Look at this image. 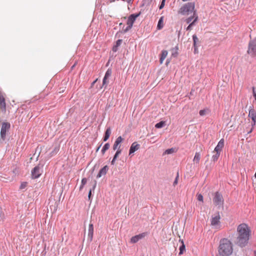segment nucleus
Returning <instances> with one entry per match:
<instances>
[{
  "mask_svg": "<svg viewBox=\"0 0 256 256\" xmlns=\"http://www.w3.org/2000/svg\"><path fill=\"white\" fill-rule=\"evenodd\" d=\"M194 52L196 53L198 52V46H194Z\"/></svg>",
  "mask_w": 256,
  "mask_h": 256,
  "instance_id": "46",
  "label": "nucleus"
},
{
  "mask_svg": "<svg viewBox=\"0 0 256 256\" xmlns=\"http://www.w3.org/2000/svg\"><path fill=\"white\" fill-rule=\"evenodd\" d=\"M141 14V12H140L138 13L131 14L128 18L126 24L132 27L134 22L136 21V18L138 17Z\"/></svg>",
  "mask_w": 256,
  "mask_h": 256,
  "instance_id": "8",
  "label": "nucleus"
},
{
  "mask_svg": "<svg viewBox=\"0 0 256 256\" xmlns=\"http://www.w3.org/2000/svg\"><path fill=\"white\" fill-rule=\"evenodd\" d=\"M248 116V117L252 118V121H254V120H256V111L253 108H252L249 110Z\"/></svg>",
  "mask_w": 256,
  "mask_h": 256,
  "instance_id": "15",
  "label": "nucleus"
},
{
  "mask_svg": "<svg viewBox=\"0 0 256 256\" xmlns=\"http://www.w3.org/2000/svg\"><path fill=\"white\" fill-rule=\"evenodd\" d=\"M178 46H176V49L174 50V48L172 49V50H174V52H172V56L174 57H176L177 56H178V52H177V50H178Z\"/></svg>",
  "mask_w": 256,
  "mask_h": 256,
  "instance_id": "33",
  "label": "nucleus"
},
{
  "mask_svg": "<svg viewBox=\"0 0 256 256\" xmlns=\"http://www.w3.org/2000/svg\"><path fill=\"white\" fill-rule=\"evenodd\" d=\"M122 23H120V26H122Z\"/></svg>",
  "mask_w": 256,
  "mask_h": 256,
  "instance_id": "53",
  "label": "nucleus"
},
{
  "mask_svg": "<svg viewBox=\"0 0 256 256\" xmlns=\"http://www.w3.org/2000/svg\"><path fill=\"white\" fill-rule=\"evenodd\" d=\"M176 152V148H168V149L166 150L164 152V154H172L174 152Z\"/></svg>",
  "mask_w": 256,
  "mask_h": 256,
  "instance_id": "23",
  "label": "nucleus"
},
{
  "mask_svg": "<svg viewBox=\"0 0 256 256\" xmlns=\"http://www.w3.org/2000/svg\"><path fill=\"white\" fill-rule=\"evenodd\" d=\"M163 18L164 17L162 16L158 20L157 28L158 30H160L163 28Z\"/></svg>",
  "mask_w": 256,
  "mask_h": 256,
  "instance_id": "22",
  "label": "nucleus"
},
{
  "mask_svg": "<svg viewBox=\"0 0 256 256\" xmlns=\"http://www.w3.org/2000/svg\"><path fill=\"white\" fill-rule=\"evenodd\" d=\"M10 124L8 122H3L2 124V128L0 130V138L2 140H5L6 137V131L10 128Z\"/></svg>",
  "mask_w": 256,
  "mask_h": 256,
  "instance_id": "7",
  "label": "nucleus"
},
{
  "mask_svg": "<svg viewBox=\"0 0 256 256\" xmlns=\"http://www.w3.org/2000/svg\"><path fill=\"white\" fill-rule=\"evenodd\" d=\"M250 234L251 230L248 226L246 224H241L237 227L236 236L234 242L241 248L244 247L248 244Z\"/></svg>",
  "mask_w": 256,
  "mask_h": 256,
  "instance_id": "1",
  "label": "nucleus"
},
{
  "mask_svg": "<svg viewBox=\"0 0 256 256\" xmlns=\"http://www.w3.org/2000/svg\"><path fill=\"white\" fill-rule=\"evenodd\" d=\"M200 158V154L199 152H196L194 158V162L196 164L199 163Z\"/></svg>",
  "mask_w": 256,
  "mask_h": 256,
  "instance_id": "24",
  "label": "nucleus"
},
{
  "mask_svg": "<svg viewBox=\"0 0 256 256\" xmlns=\"http://www.w3.org/2000/svg\"><path fill=\"white\" fill-rule=\"evenodd\" d=\"M98 79H96L95 80H94L91 84V86H93L95 83L96 82Z\"/></svg>",
  "mask_w": 256,
  "mask_h": 256,
  "instance_id": "48",
  "label": "nucleus"
},
{
  "mask_svg": "<svg viewBox=\"0 0 256 256\" xmlns=\"http://www.w3.org/2000/svg\"><path fill=\"white\" fill-rule=\"evenodd\" d=\"M206 110H202L200 111L199 114L200 116H204L206 114Z\"/></svg>",
  "mask_w": 256,
  "mask_h": 256,
  "instance_id": "36",
  "label": "nucleus"
},
{
  "mask_svg": "<svg viewBox=\"0 0 256 256\" xmlns=\"http://www.w3.org/2000/svg\"><path fill=\"white\" fill-rule=\"evenodd\" d=\"M162 2H165L166 0H162Z\"/></svg>",
  "mask_w": 256,
  "mask_h": 256,
  "instance_id": "54",
  "label": "nucleus"
},
{
  "mask_svg": "<svg viewBox=\"0 0 256 256\" xmlns=\"http://www.w3.org/2000/svg\"><path fill=\"white\" fill-rule=\"evenodd\" d=\"M132 26H128L122 30V32L124 33H126L128 32L129 30H130L132 28Z\"/></svg>",
  "mask_w": 256,
  "mask_h": 256,
  "instance_id": "34",
  "label": "nucleus"
},
{
  "mask_svg": "<svg viewBox=\"0 0 256 256\" xmlns=\"http://www.w3.org/2000/svg\"><path fill=\"white\" fill-rule=\"evenodd\" d=\"M84 186V185H82V184H81L80 186V190H82Z\"/></svg>",
  "mask_w": 256,
  "mask_h": 256,
  "instance_id": "50",
  "label": "nucleus"
},
{
  "mask_svg": "<svg viewBox=\"0 0 256 256\" xmlns=\"http://www.w3.org/2000/svg\"><path fill=\"white\" fill-rule=\"evenodd\" d=\"M4 216V214L2 212H0V222L3 220Z\"/></svg>",
  "mask_w": 256,
  "mask_h": 256,
  "instance_id": "44",
  "label": "nucleus"
},
{
  "mask_svg": "<svg viewBox=\"0 0 256 256\" xmlns=\"http://www.w3.org/2000/svg\"><path fill=\"white\" fill-rule=\"evenodd\" d=\"M138 240H139L138 239V238L137 237L136 235L132 236L130 239V242L132 243H136Z\"/></svg>",
  "mask_w": 256,
  "mask_h": 256,
  "instance_id": "31",
  "label": "nucleus"
},
{
  "mask_svg": "<svg viewBox=\"0 0 256 256\" xmlns=\"http://www.w3.org/2000/svg\"><path fill=\"white\" fill-rule=\"evenodd\" d=\"M26 184L27 183L26 182H24L22 183L20 186V188L21 190L24 188L26 186Z\"/></svg>",
  "mask_w": 256,
  "mask_h": 256,
  "instance_id": "38",
  "label": "nucleus"
},
{
  "mask_svg": "<svg viewBox=\"0 0 256 256\" xmlns=\"http://www.w3.org/2000/svg\"><path fill=\"white\" fill-rule=\"evenodd\" d=\"M118 46H116L115 44L113 46L112 50L114 52H116L118 50Z\"/></svg>",
  "mask_w": 256,
  "mask_h": 256,
  "instance_id": "42",
  "label": "nucleus"
},
{
  "mask_svg": "<svg viewBox=\"0 0 256 256\" xmlns=\"http://www.w3.org/2000/svg\"><path fill=\"white\" fill-rule=\"evenodd\" d=\"M198 16H196L194 20L189 24L188 26L186 28L187 30H192V27L195 24V23L198 20Z\"/></svg>",
  "mask_w": 256,
  "mask_h": 256,
  "instance_id": "19",
  "label": "nucleus"
},
{
  "mask_svg": "<svg viewBox=\"0 0 256 256\" xmlns=\"http://www.w3.org/2000/svg\"><path fill=\"white\" fill-rule=\"evenodd\" d=\"M140 148V145L136 142H134L130 148L129 155H131L134 154L136 151L138 150Z\"/></svg>",
  "mask_w": 256,
  "mask_h": 256,
  "instance_id": "12",
  "label": "nucleus"
},
{
  "mask_svg": "<svg viewBox=\"0 0 256 256\" xmlns=\"http://www.w3.org/2000/svg\"><path fill=\"white\" fill-rule=\"evenodd\" d=\"M164 4H165V2H161V3L159 6V8L160 10L162 9L164 6Z\"/></svg>",
  "mask_w": 256,
  "mask_h": 256,
  "instance_id": "43",
  "label": "nucleus"
},
{
  "mask_svg": "<svg viewBox=\"0 0 256 256\" xmlns=\"http://www.w3.org/2000/svg\"><path fill=\"white\" fill-rule=\"evenodd\" d=\"M122 39H119L116 40L115 45L118 47L122 44Z\"/></svg>",
  "mask_w": 256,
  "mask_h": 256,
  "instance_id": "35",
  "label": "nucleus"
},
{
  "mask_svg": "<svg viewBox=\"0 0 256 256\" xmlns=\"http://www.w3.org/2000/svg\"><path fill=\"white\" fill-rule=\"evenodd\" d=\"M166 125V122L164 121H160L155 125V127L157 128H160Z\"/></svg>",
  "mask_w": 256,
  "mask_h": 256,
  "instance_id": "25",
  "label": "nucleus"
},
{
  "mask_svg": "<svg viewBox=\"0 0 256 256\" xmlns=\"http://www.w3.org/2000/svg\"><path fill=\"white\" fill-rule=\"evenodd\" d=\"M224 138H222L218 142L217 146L214 150V152H220L222 148L224 146Z\"/></svg>",
  "mask_w": 256,
  "mask_h": 256,
  "instance_id": "13",
  "label": "nucleus"
},
{
  "mask_svg": "<svg viewBox=\"0 0 256 256\" xmlns=\"http://www.w3.org/2000/svg\"><path fill=\"white\" fill-rule=\"evenodd\" d=\"M168 54V52L166 50H162V54H161L160 58V64H162L163 61L166 57Z\"/></svg>",
  "mask_w": 256,
  "mask_h": 256,
  "instance_id": "17",
  "label": "nucleus"
},
{
  "mask_svg": "<svg viewBox=\"0 0 256 256\" xmlns=\"http://www.w3.org/2000/svg\"><path fill=\"white\" fill-rule=\"evenodd\" d=\"M247 53L252 57L256 56V37L249 41Z\"/></svg>",
  "mask_w": 256,
  "mask_h": 256,
  "instance_id": "4",
  "label": "nucleus"
},
{
  "mask_svg": "<svg viewBox=\"0 0 256 256\" xmlns=\"http://www.w3.org/2000/svg\"><path fill=\"white\" fill-rule=\"evenodd\" d=\"M147 234H148V232H142V234H138V235H136V236L138 238V239L139 240H140L142 239V238H144V237H145L146 236H147Z\"/></svg>",
  "mask_w": 256,
  "mask_h": 256,
  "instance_id": "29",
  "label": "nucleus"
},
{
  "mask_svg": "<svg viewBox=\"0 0 256 256\" xmlns=\"http://www.w3.org/2000/svg\"><path fill=\"white\" fill-rule=\"evenodd\" d=\"M220 212H218L215 216L212 217L211 219V224L212 226H218L220 223Z\"/></svg>",
  "mask_w": 256,
  "mask_h": 256,
  "instance_id": "11",
  "label": "nucleus"
},
{
  "mask_svg": "<svg viewBox=\"0 0 256 256\" xmlns=\"http://www.w3.org/2000/svg\"><path fill=\"white\" fill-rule=\"evenodd\" d=\"M94 234V226L92 224H90L88 226V241L90 242L92 240Z\"/></svg>",
  "mask_w": 256,
  "mask_h": 256,
  "instance_id": "10",
  "label": "nucleus"
},
{
  "mask_svg": "<svg viewBox=\"0 0 256 256\" xmlns=\"http://www.w3.org/2000/svg\"><path fill=\"white\" fill-rule=\"evenodd\" d=\"M233 252L231 242L227 238H222L220 242L218 248L219 256H230Z\"/></svg>",
  "mask_w": 256,
  "mask_h": 256,
  "instance_id": "2",
  "label": "nucleus"
},
{
  "mask_svg": "<svg viewBox=\"0 0 256 256\" xmlns=\"http://www.w3.org/2000/svg\"><path fill=\"white\" fill-rule=\"evenodd\" d=\"M194 8L195 4L194 2H190L186 3L180 8L178 10V13L182 15H188L196 12L194 10Z\"/></svg>",
  "mask_w": 256,
  "mask_h": 256,
  "instance_id": "3",
  "label": "nucleus"
},
{
  "mask_svg": "<svg viewBox=\"0 0 256 256\" xmlns=\"http://www.w3.org/2000/svg\"><path fill=\"white\" fill-rule=\"evenodd\" d=\"M96 181L94 180V184L93 187H92V189H90L89 190V192H88V199L90 200V198H91V196H92V190H94L95 189V188L96 187Z\"/></svg>",
  "mask_w": 256,
  "mask_h": 256,
  "instance_id": "27",
  "label": "nucleus"
},
{
  "mask_svg": "<svg viewBox=\"0 0 256 256\" xmlns=\"http://www.w3.org/2000/svg\"><path fill=\"white\" fill-rule=\"evenodd\" d=\"M179 241L182 244L180 246V248H179V249H180L179 255H181L184 253V252L185 250L186 246H185V244H184V240H182L180 239Z\"/></svg>",
  "mask_w": 256,
  "mask_h": 256,
  "instance_id": "18",
  "label": "nucleus"
},
{
  "mask_svg": "<svg viewBox=\"0 0 256 256\" xmlns=\"http://www.w3.org/2000/svg\"><path fill=\"white\" fill-rule=\"evenodd\" d=\"M220 156V152H216V153L214 154L212 158V160H213L214 162L217 161Z\"/></svg>",
  "mask_w": 256,
  "mask_h": 256,
  "instance_id": "26",
  "label": "nucleus"
},
{
  "mask_svg": "<svg viewBox=\"0 0 256 256\" xmlns=\"http://www.w3.org/2000/svg\"><path fill=\"white\" fill-rule=\"evenodd\" d=\"M119 146H120V145H118V144H116L114 143L113 146H112L113 150H118L119 148Z\"/></svg>",
  "mask_w": 256,
  "mask_h": 256,
  "instance_id": "40",
  "label": "nucleus"
},
{
  "mask_svg": "<svg viewBox=\"0 0 256 256\" xmlns=\"http://www.w3.org/2000/svg\"><path fill=\"white\" fill-rule=\"evenodd\" d=\"M108 166H104L102 168L98 173L96 176V178H99L102 177V176H104L106 174L108 171Z\"/></svg>",
  "mask_w": 256,
  "mask_h": 256,
  "instance_id": "14",
  "label": "nucleus"
},
{
  "mask_svg": "<svg viewBox=\"0 0 256 256\" xmlns=\"http://www.w3.org/2000/svg\"><path fill=\"white\" fill-rule=\"evenodd\" d=\"M123 138L121 136H119L114 142V143L116 144L120 145V144L122 142Z\"/></svg>",
  "mask_w": 256,
  "mask_h": 256,
  "instance_id": "30",
  "label": "nucleus"
},
{
  "mask_svg": "<svg viewBox=\"0 0 256 256\" xmlns=\"http://www.w3.org/2000/svg\"><path fill=\"white\" fill-rule=\"evenodd\" d=\"M116 159H117V158H115V157H114V158H112V162H111V164H112V165H114V164L115 162H116Z\"/></svg>",
  "mask_w": 256,
  "mask_h": 256,
  "instance_id": "45",
  "label": "nucleus"
},
{
  "mask_svg": "<svg viewBox=\"0 0 256 256\" xmlns=\"http://www.w3.org/2000/svg\"><path fill=\"white\" fill-rule=\"evenodd\" d=\"M122 150L120 149V146H119V148L118 150H116L115 154L114 155V157L118 158V156L121 154Z\"/></svg>",
  "mask_w": 256,
  "mask_h": 256,
  "instance_id": "32",
  "label": "nucleus"
},
{
  "mask_svg": "<svg viewBox=\"0 0 256 256\" xmlns=\"http://www.w3.org/2000/svg\"><path fill=\"white\" fill-rule=\"evenodd\" d=\"M42 166L38 164L32 170L31 175L32 178H38L41 176L42 173Z\"/></svg>",
  "mask_w": 256,
  "mask_h": 256,
  "instance_id": "6",
  "label": "nucleus"
},
{
  "mask_svg": "<svg viewBox=\"0 0 256 256\" xmlns=\"http://www.w3.org/2000/svg\"><path fill=\"white\" fill-rule=\"evenodd\" d=\"M192 40L194 42V46H197L198 43L199 42L198 38L196 34L192 36Z\"/></svg>",
  "mask_w": 256,
  "mask_h": 256,
  "instance_id": "28",
  "label": "nucleus"
},
{
  "mask_svg": "<svg viewBox=\"0 0 256 256\" xmlns=\"http://www.w3.org/2000/svg\"><path fill=\"white\" fill-rule=\"evenodd\" d=\"M178 177H179L178 173V172L177 173V176H176V178H175V180H174V183H173L174 186H175L176 184H177Z\"/></svg>",
  "mask_w": 256,
  "mask_h": 256,
  "instance_id": "37",
  "label": "nucleus"
},
{
  "mask_svg": "<svg viewBox=\"0 0 256 256\" xmlns=\"http://www.w3.org/2000/svg\"><path fill=\"white\" fill-rule=\"evenodd\" d=\"M254 253H255V256H256V252H255Z\"/></svg>",
  "mask_w": 256,
  "mask_h": 256,
  "instance_id": "55",
  "label": "nucleus"
},
{
  "mask_svg": "<svg viewBox=\"0 0 256 256\" xmlns=\"http://www.w3.org/2000/svg\"><path fill=\"white\" fill-rule=\"evenodd\" d=\"M198 16L196 14V12H194L193 16H190L186 20V22L187 24H190L192 22V20L195 18L196 16Z\"/></svg>",
  "mask_w": 256,
  "mask_h": 256,
  "instance_id": "21",
  "label": "nucleus"
},
{
  "mask_svg": "<svg viewBox=\"0 0 256 256\" xmlns=\"http://www.w3.org/2000/svg\"><path fill=\"white\" fill-rule=\"evenodd\" d=\"M252 128L249 132H248V134L252 132Z\"/></svg>",
  "mask_w": 256,
  "mask_h": 256,
  "instance_id": "51",
  "label": "nucleus"
},
{
  "mask_svg": "<svg viewBox=\"0 0 256 256\" xmlns=\"http://www.w3.org/2000/svg\"><path fill=\"white\" fill-rule=\"evenodd\" d=\"M224 198L222 194L218 192H216L214 194L213 198V202L216 206H221L224 204Z\"/></svg>",
  "mask_w": 256,
  "mask_h": 256,
  "instance_id": "5",
  "label": "nucleus"
},
{
  "mask_svg": "<svg viewBox=\"0 0 256 256\" xmlns=\"http://www.w3.org/2000/svg\"><path fill=\"white\" fill-rule=\"evenodd\" d=\"M111 134V128L110 127L106 128V130L104 132V136L103 137V140L106 142L110 138Z\"/></svg>",
  "mask_w": 256,
  "mask_h": 256,
  "instance_id": "16",
  "label": "nucleus"
},
{
  "mask_svg": "<svg viewBox=\"0 0 256 256\" xmlns=\"http://www.w3.org/2000/svg\"><path fill=\"white\" fill-rule=\"evenodd\" d=\"M110 147V144L109 143H106L104 144V146L102 147L101 152L102 154H104L109 149Z\"/></svg>",
  "mask_w": 256,
  "mask_h": 256,
  "instance_id": "20",
  "label": "nucleus"
},
{
  "mask_svg": "<svg viewBox=\"0 0 256 256\" xmlns=\"http://www.w3.org/2000/svg\"><path fill=\"white\" fill-rule=\"evenodd\" d=\"M112 73V69L108 68L104 74V78H103L102 86H104V85L106 86L108 84V82L107 80L111 76Z\"/></svg>",
  "mask_w": 256,
  "mask_h": 256,
  "instance_id": "9",
  "label": "nucleus"
},
{
  "mask_svg": "<svg viewBox=\"0 0 256 256\" xmlns=\"http://www.w3.org/2000/svg\"><path fill=\"white\" fill-rule=\"evenodd\" d=\"M102 144L99 146H98V148H96V152L99 150L100 148V146H102Z\"/></svg>",
  "mask_w": 256,
  "mask_h": 256,
  "instance_id": "49",
  "label": "nucleus"
},
{
  "mask_svg": "<svg viewBox=\"0 0 256 256\" xmlns=\"http://www.w3.org/2000/svg\"><path fill=\"white\" fill-rule=\"evenodd\" d=\"M198 200L200 202H203V196L201 194L198 195Z\"/></svg>",
  "mask_w": 256,
  "mask_h": 256,
  "instance_id": "39",
  "label": "nucleus"
},
{
  "mask_svg": "<svg viewBox=\"0 0 256 256\" xmlns=\"http://www.w3.org/2000/svg\"><path fill=\"white\" fill-rule=\"evenodd\" d=\"M86 182H87V179L86 178H83L82 180L81 184L84 186Z\"/></svg>",
  "mask_w": 256,
  "mask_h": 256,
  "instance_id": "41",
  "label": "nucleus"
},
{
  "mask_svg": "<svg viewBox=\"0 0 256 256\" xmlns=\"http://www.w3.org/2000/svg\"><path fill=\"white\" fill-rule=\"evenodd\" d=\"M256 120H254V121L252 120V123H251V125H252V127H254L256 125Z\"/></svg>",
  "mask_w": 256,
  "mask_h": 256,
  "instance_id": "47",
  "label": "nucleus"
},
{
  "mask_svg": "<svg viewBox=\"0 0 256 256\" xmlns=\"http://www.w3.org/2000/svg\"><path fill=\"white\" fill-rule=\"evenodd\" d=\"M126 1L128 3H130L132 1V0H126Z\"/></svg>",
  "mask_w": 256,
  "mask_h": 256,
  "instance_id": "52",
  "label": "nucleus"
}]
</instances>
